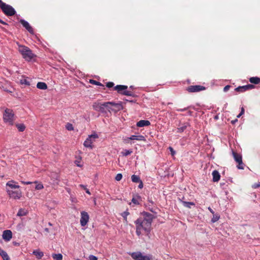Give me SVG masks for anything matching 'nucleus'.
Instances as JSON below:
<instances>
[{"label": "nucleus", "mask_w": 260, "mask_h": 260, "mask_svg": "<svg viewBox=\"0 0 260 260\" xmlns=\"http://www.w3.org/2000/svg\"><path fill=\"white\" fill-rule=\"evenodd\" d=\"M139 183V184L138 185V187L140 189H142L143 187V183L142 181L141 180V181H140Z\"/></svg>", "instance_id": "nucleus-50"}, {"label": "nucleus", "mask_w": 260, "mask_h": 260, "mask_svg": "<svg viewBox=\"0 0 260 260\" xmlns=\"http://www.w3.org/2000/svg\"><path fill=\"white\" fill-rule=\"evenodd\" d=\"M233 155L235 160L238 164L240 165V163L242 162V156L240 154L236 153L235 151H233Z\"/></svg>", "instance_id": "nucleus-16"}, {"label": "nucleus", "mask_w": 260, "mask_h": 260, "mask_svg": "<svg viewBox=\"0 0 260 260\" xmlns=\"http://www.w3.org/2000/svg\"><path fill=\"white\" fill-rule=\"evenodd\" d=\"M0 23H2V24H4V25H8V24H7L6 22L4 21L3 20H2V19H0Z\"/></svg>", "instance_id": "nucleus-54"}, {"label": "nucleus", "mask_w": 260, "mask_h": 260, "mask_svg": "<svg viewBox=\"0 0 260 260\" xmlns=\"http://www.w3.org/2000/svg\"><path fill=\"white\" fill-rule=\"evenodd\" d=\"M208 209L212 214H214V213H215L214 211L210 207H208Z\"/></svg>", "instance_id": "nucleus-55"}, {"label": "nucleus", "mask_w": 260, "mask_h": 260, "mask_svg": "<svg viewBox=\"0 0 260 260\" xmlns=\"http://www.w3.org/2000/svg\"><path fill=\"white\" fill-rule=\"evenodd\" d=\"M89 83L92 84H93V85H96L101 86H104V85L102 84L101 83H100L98 81H96L95 80H92V79H90L89 80Z\"/></svg>", "instance_id": "nucleus-32"}, {"label": "nucleus", "mask_w": 260, "mask_h": 260, "mask_svg": "<svg viewBox=\"0 0 260 260\" xmlns=\"http://www.w3.org/2000/svg\"><path fill=\"white\" fill-rule=\"evenodd\" d=\"M3 260H10V258L8 254L6 255V256L3 257Z\"/></svg>", "instance_id": "nucleus-53"}, {"label": "nucleus", "mask_w": 260, "mask_h": 260, "mask_svg": "<svg viewBox=\"0 0 260 260\" xmlns=\"http://www.w3.org/2000/svg\"><path fill=\"white\" fill-rule=\"evenodd\" d=\"M52 258L54 260H62V255L60 253L58 254H53Z\"/></svg>", "instance_id": "nucleus-28"}, {"label": "nucleus", "mask_w": 260, "mask_h": 260, "mask_svg": "<svg viewBox=\"0 0 260 260\" xmlns=\"http://www.w3.org/2000/svg\"><path fill=\"white\" fill-rule=\"evenodd\" d=\"M18 51L26 61H30L36 56L28 47L25 46H19Z\"/></svg>", "instance_id": "nucleus-2"}, {"label": "nucleus", "mask_w": 260, "mask_h": 260, "mask_svg": "<svg viewBox=\"0 0 260 260\" xmlns=\"http://www.w3.org/2000/svg\"><path fill=\"white\" fill-rule=\"evenodd\" d=\"M129 254L135 260H151L152 258V255H142L140 252H132Z\"/></svg>", "instance_id": "nucleus-8"}, {"label": "nucleus", "mask_w": 260, "mask_h": 260, "mask_svg": "<svg viewBox=\"0 0 260 260\" xmlns=\"http://www.w3.org/2000/svg\"><path fill=\"white\" fill-rule=\"evenodd\" d=\"M168 104H172V103H169Z\"/></svg>", "instance_id": "nucleus-61"}, {"label": "nucleus", "mask_w": 260, "mask_h": 260, "mask_svg": "<svg viewBox=\"0 0 260 260\" xmlns=\"http://www.w3.org/2000/svg\"><path fill=\"white\" fill-rule=\"evenodd\" d=\"M16 126L19 132H23L25 130V126L23 124H17Z\"/></svg>", "instance_id": "nucleus-31"}, {"label": "nucleus", "mask_w": 260, "mask_h": 260, "mask_svg": "<svg viewBox=\"0 0 260 260\" xmlns=\"http://www.w3.org/2000/svg\"><path fill=\"white\" fill-rule=\"evenodd\" d=\"M12 238V233L10 230H5L3 232V238L5 241H9Z\"/></svg>", "instance_id": "nucleus-14"}, {"label": "nucleus", "mask_w": 260, "mask_h": 260, "mask_svg": "<svg viewBox=\"0 0 260 260\" xmlns=\"http://www.w3.org/2000/svg\"><path fill=\"white\" fill-rule=\"evenodd\" d=\"M85 190H86V192L87 193H88L89 194H90V192L89 190L88 189L86 188V189H85Z\"/></svg>", "instance_id": "nucleus-57"}, {"label": "nucleus", "mask_w": 260, "mask_h": 260, "mask_svg": "<svg viewBox=\"0 0 260 260\" xmlns=\"http://www.w3.org/2000/svg\"><path fill=\"white\" fill-rule=\"evenodd\" d=\"M230 87H231V86H230V85H226V86L224 87V88H223V91H224V92H226V91H228L229 90V89L230 88Z\"/></svg>", "instance_id": "nucleus-48"}, {"label": "nucleus", "mask_w": 260, "mask_h": 260, "mask_svg": "<svg viewBox=\"0 0 260 260\" xmlns=\"http://www.w3.org/2000/svg\"><path fill=\"white\" fill-rule=\"evenodd\" d=\"M132 181L135 183H139L141 181L140 178L136 175H133L131 177Z\"/></svg>", "instance_id": "nucleus-27"}, {"label": "nucleus", "mask_w": 260, "mask_h": 260, "mask_svg": "<svg viewBox=\"0 0 260 260\" xmlns=\"http://www.w3.org/2000/svg\"><path fill=\"white\" fill-rule=\"evenodd\" d=\"M88 260H98V257L93 255H90L88 257Z\"/></svg>", "instance_id": "nucleus-42"}, {"label": "nucleus", "mask_w": 260, "mask_h": 260, "mask_svg": "<svg viewBox=\"0 0 260 260\" xmlns=\"http://www.w3.org/2000/svg\"><path fill=\"white\" fill-rule=\"evenodd\" d=\"M131 140H138L145 141L146 140L145 137L142 135H132L129 138Z\"/></svg>", "instance_id": "nucleus-19"}, {"label": "nucleus", "mask_w": 260, "mask_h": 260, "mask_svg": "<svg viewBox=\"0 0 260 260\" xmlns=\"http://www.w3.org/2000/svg\"><path fill=\"white\" fill-rule=\"evenodd\" d=\"M14 183H15L14 181L11 180L8 181L6 185L7 186L10 188V189L14 190L15 189H19L20 188V186L18 185L14 184Z\"/></svg>", "instance_id": "nucleus-15"}, {"label": "nucleus", "mask_w": 260, "mask_h": 260, "mask_svg": "<svg viewBox=\"0 0 260 260\" xmlns=\"http://www.w3.org/2000/svg\"><path fill=\"white\" fill-rule=\"evenodd\" d=\"M7 192L11 198L15 200H19L22 197V191L19 189L12 190L7 188Z\"/></svg>", "instance_id": "nucleus-7"}, {"label": "nucleus", "mask_w": 260, "mask_h": 260, "mask_svg": "<svg viewBox=\"0 0 260 260\" xmlns=\"http://www.w3.org/2000/svg\"><path fill=\"white\" fill-rule=\"evenodd\" d=\"M80 187H81L82 188H83L84 189H86V187L85 186H84L83 185H80Z\"/></svg>", "instance_id": "nucleus-59"}, {"label": "nucleus", "mask_w": 260, "mask_h": 260, "mask_svg": "<svg viewBox=\"0 0 260 260\" xmlns=\"http://www.w3.org/2000/svg\"><path fill=\"white\" fill-rule=\"evenodd\" d=\"M76 260H80V259H79V258H77Z\"/></svg>", "instance_id": "nucleus-62"}, {"label": "nucleus", "mask_w": 260, "mask_h": 260, "mask_svg": "<svg viewBox=\"0 0 260 260\" xmlns=\"http://www.w3.org/2000/svg\"><path fill=\"white\" fill-rule=\"evenodd\" d=\"M249 81L251 83L257 84L260 82V78L257 77H251L249 79Z\"/></svg>", "instance_id": "nucleus-25"}, {"label": "nucleus", "mask_w": 260, "mask_h": 260, "mask_svg": "<svg viewBox=\"0 0 260 260\" xmlns=\"http://www.w3.org/2000/svg\"><path fill=\"white\" fill-rule=\"evenodd\" d=\"M20 22L28 32H29L30 34L34 33V30L28 22L24 20V19H21L20 20Z\"/></svg>", "instance_id": "nucleus-13"}, {"label": "nucleus", "mask_w": 260, "mask_h": 260, "mask_svg": "<svg viewBox=\"0 0 260 260\" xmlns=\"http://www.w3.org/2000/svg\"><path fill=\"white\" fill-rule=\"evenodd\" d=\"M140 201H141V197L139 195H136V196L133 197L132 200V203L135 205H139Z\"/></svg>", "instance_id": "nucleus-21"}, {"label": "nucleus", "mask_w": 260, "mask_h": 260, "mask_svg": "<svg viewBox=\"0 0 260 260\" xmlns=\"http://www.w3.org/2000/svg\"><path fill=\"white\" fill-rule=\"evenodd\" d=\"M7 254H8L5 251L0 248V255L2 257V258L4 256H6V255Z\"/></svg>", "instance_id": "nucleus-37"}, {"label": "nucleus", "mask_w": 260, "mask_h": 260, "mask_svg": "<svg viewBox=\"0 0 260 260\" xmlns=\"http://www.w3.org/2000/svg\"><path fill=\"white\" fill-rule=\"evenodd\" d=\"M129 137H127V138H126L125 139H124V142L125 143H130V140H131V139H129Z\"/></svg>", "instance_id": "nucleus-49"}, {"label": "nucleus", "mask_w": 260, "mask_h": 260, "mask_svg": "<svg viewBox=\"0 0 260 260\" xmlns=\"http://www.w3.org/2000/svg\"><path fill=\"white\" fill-rule=\"evenodd\" d=\"M154 216L153 214L146 212L141 213V216L138 218L135 223L136 225V234L140 236L143 231L148 235L151 231V224Z\"/></svg>", "instance_id": "nucleus-1"}, {"label": "nucleus", "mask_w": 260, "mask_h": 260, "mask_svg": "<svg viewBox=\"0 0 260 260\" xmlns=\"http://www.w3.org/2000/svg\"><path fill=\"white\" fill-rule=\"evenodd\" d=\"M206 89V87L204 86L197 85H190L187 87L186 90L190 93L200 92Z\"/></svg>", "instance_id": "nucleus-10"}, {"label": "nucleus", "mask_w": 260, "mask_h": 260, "mask_svg": "<svg viewBox=\"0 0 260 260\" xmlns=\"http://www.w3.org/2000/svg\"><path fill=\"white\" fill-rule=\"evenodd\" d=\"M181 202L183 204V205L188 208H191V206H194L195 204L193 202H186L184 201H181Z\"/></svg>", "instance_id": "nucleus-23"}, {"label": "nucleus", "mask_w": 260, "mask_h": 260, "mask_svg": "<svg viewBox=\"0 0 260 260\" xmlns=\"http://www.w3.org/2000/svg\"><path fill=\"white\" fill-rule=\"evenodd\" d=\"M238 121L237 119H235V120H232V123L233 124H234L235 122H236L237 121Z\"/></svg>", "instance_id": "nucleus-58"}, {"label": "nucleus", "mask_w": 260, "mask_h": 260, "mask_svg": "<svg viewBox=\"0 0 260 260\" xmlns=\"http://www.w3.org/2000/svg\"><path fill=\"white\" fill-rule=\"evenodd\" d=\"M98 138L97 134H92L88 136L84 142V146L85 147L92 148V143L95 141V139Z\"/></svg>", "instance_id": "nucleus-9"}, {"label": "nucleus", "mask_w": 260, "mask_h": 260, "mask_svg": "<svg viewBox=\"0 0 260 260\" xmlns=\"http://www.w3.org/2000/svg\"><path fill=\"white\" fill-rule=\"evenodd\" d=\"M245 87H246V89L247 90H248L250 89H253L255 86H254V85H253L252 84H248V85H245Z\"/></svg>", "instance_id": "nucleus-36"}, {"label": "nucleus", "mask_w": 260, "mask_h": 260, "mask_svg": "<svg viewBox=\"0 0 260 260\" xmlns=\"http://www.w3.org/2000/svg\"><path fill=\"white\" fill-rule=\"evenodd\" d=\"M34 183L37 184V185L35 187V189L36 190H40L44 188L43 184H42L41 183H38L37 181H35Z\"/></svg>", "instance_id": "nucleus-33"}, {"label": "nucleus", "mask_w": 260, "mask_h": 260, "mask_svg": "<svg viewBox=\"0 0 260 260\" xmlns=\"http://www.w3.org/2000/svg\"><path fill=\"white\" fill-rule=\"evenodd\" d=\"M215 119H217V118H218L217 116H216L215 117Z\"/></svg>", "instance_id": "nucleus-60"}, {"label": "nucleus", "mask_w": 260, "mask_h": 260, "mask_svg": "<svg viewBox=\"0 0 260 260\" xmlns=\"http://www.w3.org/2000/svg\"><path fill=\"white\" fill-rule=\"evenodd\" d=\"M244 113V108L243 107H242L241 111L240 113L237 116V118L240 117V116H242Z\"/></svg>", "instance_id": "nucleus-43"}, {"label": "nucleus", "mask_w": 260, "mask_h": 260, "mask_svg": "<svg viewBox=\"0 0 260 260\" xmlns=\"http://www.w3.org/2000/svg\"><path fill=\"white\" fill-rule=\"evenodd\" d=\"M114 85V84L112 82H108L106 84V86L108 88H111L113 87Z\"/></svg>", "instance_id": "nucleus-40"}, {"label": "nucleus", "mask_w": 260, "mask_h": 260, "mask_svg": "<svg viewBox=\"0 0 260 260\" xmlns=\"http://www.w3.org/2000/svg\"><path fill=\"white\" fill-rule=\"evenodd\" d=\"M122 178V174L120 173H119L116 175V176L115 177V180L117 181H120L121 180Z\"/></svg>", "instance_id": "nucleus-38"}, {"label": "nucleus", "mask_w": 260, "mask_h": 260, "mask_svg": "<svg viewBox=\"0 0 260 260\" xmlns=\"http://www.w3.org/2000/svg\"><path fill=\"white\" fill-rule=\"evenodd\" d=\"M66 128L69 131H71V130L73 129V126L72 124H70V123L67 124V125L66 126Z\"/></svg>", "instance_id": "nucleus-41"}, {"label": "nucleus", "mask_w": 260, "mask_h": 260, "mask_svg": "<svg viewBox=\"0 0 260 260\" xmlns=\"http://www.w3.org/2000/svg\"><path fill=\"white\" fill-rule=\"evenodd\" d=\"M220 218V215L219 214H217V213H214V214H213V217L211 219V222L212 223H214L216 221H217Z\"/></svg>", "instance_id": "nucleus-26"}, {"label": "nucleus", "mask_w": 260, "mask_h": 260, "mask_svg": "<svg viewBox=\"0 0 260 260\" xmlns=\"http://www.w3.org/2000/svg\"><path fill=\"white\" fill-rule=\"evenodd\" d=\"M169 149H170V150L171 151V155L172 156L174 155L175 154V151H174L173 148L171 147H169Z\"/></svg>", "instance_id": "nucleus-46"}, {"label": "nucleus", "mask_w": 260, "mask_h": 260, "mask_svg": "<svg viewBox=\"0 0 260 260\" xmlns=\"http://www.w3.org/2000/svg\"><path fill=\"white\" fill-rule=\"evenodd\" d=\"M37 87L40 89L45 90L47 88V85L45 82H39L37 84Z\"/></svg>", "instance_id": "nucleus-22"}, {"label": "nucleus", "mask_w": 260, "mask_h": 260, "mask_svg": "<svg viewBox=\"0 0 260 260\" xmlns=\"http://www.w3.org/2000/svg\"><path fill=\"white\" fill-rule=\"evenodd\" d=\"M109 104H110V102H105L103 104H101L99 102H94L92 105V108L94 110L101 112L102 113L106 112L105 108L110 112V106H108Z\"/></svg>", "instance_id": "nucleus-5"}, {"label": "nucleus", "mask_w": 260, "mask_h": 260, "mask_svg": "<svg viewBox=\"0 0 260 260\" xmlns=\"http://www.w3.org/2000/svg\"><path fill=\"white\" fill-rule=\"evenodd\" d=\"M80 160H76L75 161V163L76 164V165L78 167H81V165L80 164Z\"/></svg>", "instance_id": "nucleus-51"}, {"label": "nucleus", "mask_w": 260, "mask_h": 260, "mask_svg": "<svg viewBox=\"0 0 260 260\" xmlns=\"http://www.w3.org/2000/svg\"><path fill=\"white\" fill-rule=\"evenodd\" d=\"M127 88L128 87L126 85H118L114 87V90L117 91L119 94L127 96H132L133 92L127 90Z\"/></svg>", "instance_id": "nucleus-6"}, {"label": "nucleus", "mask_w": 260, "mask_h": 260, "mask_svg": "<svg viewBox=\"0 0 260 260\" xmlns=\"http://www.w3.org/2000/svg\"><path fill=\"white\" fill-rule=\"evenodd\" d=\"M89 216L87 212L82 211L81 212L80 224L82 226L86 225L88 222Z\"/></svg>", "instance_id": "nucleus-12"}, {"label": "nucleus", "mask_w": 260, "mask_h": 260, "mask_svg": "<svg viewBox=\"0 0 260 260\" xmlns=\"http://www.w3.org/2000/svg\"><path fill=\"white\" fill-rule=\"evenodd\" d=\"M0 8L3 13L8 16H13L16 13L15 9L11 6L6 4L2 0H0Z\"/></svg>", "instance_id": "nucleus-3"}, {"label": "nucleus", "mask_w": 260, "mask_h": 260, "mask_svg": "<svg viewBox=\"0 0 260 260\" xmlns=\"http://www.w3.org/2000/svg\"><path fill=\"white\" fill-rule=\"evenodd\" d=\"M252 188H257L260 187V182H258L256 183H254L252 185Z\"/></svg>", "instance_id": "nucleus-45"}, {"label": "nucleus", "mask_w": 260, "mask_h": 260, "mask_svg": "<svg viewBox=\"0 0 260 260\" xmlns=\"http://www.w3.org/2000/svg\"><path fill=\"white\" fill-rule=\"evenodd\" d=\"M191 107V106H188V107H185V108H184L182 109H178L176 110L178 112H183V111H185L188 110Z\"/></svg>", "instance_id": "nucleus-39"}, {"label": "nucleus", "mask_w": 260, "mask_h": 260, "mask_svg": "<svg viewBox=\"0 0 260 260\" xmlns=\"http://www.w3.org/2000/svg\"><path fill=\"white\" fill-rule=\"evenodd\" d=\"M21 182L23 184H26V185H28V184H30L32 183L31 182H29V181H27V182H25V181H21Z\"/></svg>", "instance_id": "nucleus-52"}, {"label": "nucleus", "mask_w": 260, "mask_h": 260, "mask_svg": "<svg viewBox=\"0 0 260 260\" xmlns=\"http://www.w3.org/2000/svg\"><path fill=\"white\" fill-rule=\"evenodd\" d=\"M110 104H108V106H110V111H118L123 109L122 105L121 103H115L114 102H109Z\"/></svg>", "instance_id": "nucleus-11"}, {"label": "nucleus", "mask_w": 260, "mask_h": 260, "mask_svg": "<svg viewBox=\"0 0 260 260\" xmlns=\"http://www.w3.org/2000/svg\"><path fill=\"white\" fill-rule=\"evenodd\" d=\"M237 167L239 169H244V164L243 162L242 161V162L240 163V165L238 164Z\"/></svg>", "instance_id": "nucleus-47"}, {"label": "nucleus", "mask_w": 260, "mask_h": 260, "mask_svg": "<svg viewBox=\"0 0 260 260\" xmlns=\"http://www.w3.org/2000/svg\"><path fill=\"white\" fill-rule=\"evenodd\" d=\"M150 125V122L148 120H141L137 123V126L138 127H143Z\"/></svg>", "instance_id": "nucleus-18"}, {"label": "nucleus", "mask_w": 260, "mask_h": 260, "mask_svg": "<svg viewBox=\"0 0 260 260\" xmlns=\"http://www.w3.org/2000/svg\"><path fill=\"white\" fill-rule=\"evenodd\" d=\"M235 90L239 92H243L247 90L245 86H239L236 88Z\"/></svg>", "instance_id": "nucleus-30"}, {"label": "nucleus", "mask_w": 260, "mask_h": 260, "mask_svg": "<svg viewBox=\"0 0 260 260\" xmlns=\"http://www.w3.org/2000/svg\"><path fill=\"white\" fill-rule=\"evenodd\" d=\"M186 128V125H183L178 128V132L182 133Z\"/></svg>", "instance_id": "nucleus-35"}, {"label": "nucleus", "mask_w": 260, "mask_h": 260, "mask_svg": "<svg viewBox=\"0 0 260 260\" xmlns=\"http://www.w3.org/2000/svg\"><path fill=\"white\" fill-rule=\"evenodd\" d=\"M27 213H28V212L26 210H25L24 209L20 208L19 210L17 215L18 216H23L26 215L27 214Z\"/></svg>", "instance_id": "nucleus-24"}, {"label": "nucleus", "mask_w": 260, "mask_h": 260, "mask_svg": "<svg viewBox=\"0 0 260 260\" xmlns=\"http://www.w3.org/2000/svg\"><path fill=\"white\" fill-rule=\"evenodd\" d=\"M32 254L35 255L38 259H41L44 256V253L39 249H37L32 252Z\"/></svg>", "instance_id": "nucleus-20"}, {"label": "nucleus", "mask_w": 260, "mask_h": 260, "mask_svg": "<svg viewBox=\"0 0 260 260\" xmlns=\"http://www.w3.org/2000/svg\"><path fill=\"white\" fill-rule=\"evenodd\" d=\"M14 114L11 109L6 108L3 114V119L5 122L12 125L14 121Z\"/></svg>", "instance_id": "nucleus-4"}, {"label": "nucleus", "mask_w": 260, "mask_h": 260, "mask_svg": "<svg viewBox=\"0 0 260 260\" xmlns=\"http://www.w3.org/2000/svg\"><path fill=\"white\" fill-rule=\"evenodd\" d=\"M21 82L22 84H24L27 85H29V82L26 79L21 80Z\"/></svg>", "instance_id": "nucleus-44"}, {"label": "nucleus", "mask_w": 260, "mask_h": 260, "mask_svg": "<svg viewBox=\"0 0 260 260\" xmlns=\"http://www.w3.org/2000/svg\"><path fill=\"white\" fill-rule=\"evenodd\" d=\"M187 114H188L189 115H192V111H188V112H187Z\"/></svg>", "instance_id": "nucleus-56"}, {"label": "nucleus", "mask_w": 260, "mask_h": 260, "mask_svg": "<svg viewBox=\"0 0 260 260\" xmlns=\"http://www.w3.org/2000/svg\"><path fill=\"white\" fill-rule=\"evenodd\" d=\"M133 152L132 150H124V151L122 152V155L123 156H126L128 155H130Z\"/></svg>", "instance_id": "nucleus-34"}, {"label": "nucleus", "mask_w": 260, "mask_h": 260, "mask_svg": "<svg viewBox=\"0 0 260 260\" xmlns=\"http://www.w3.org/2000/svg\"><path fill=\"white\" fill-rule=\"evenodd\" d=\"M212 175L213 176V182H218L220 178V175L217 170H214L212 172Z\"/></svg>", "instance_id": "nucleus-17"}, {"label": "nucleus", "mask_w": 260, "mask_h": 260, "mask_svg": "<svg viewBox=\"0 0 260 260\" xmlns=\"http://www.w3.org/2000/svg\"><path fill=\"white\" fill-rule=\"evenodd\" d=\"M129 214V213L127 210L121 213V216L123 217L124 220V222H125L126 223H127L128 222L127 219V216Z\"/></svg>", "instance_id": "nucleus-29"}]
</instances>
